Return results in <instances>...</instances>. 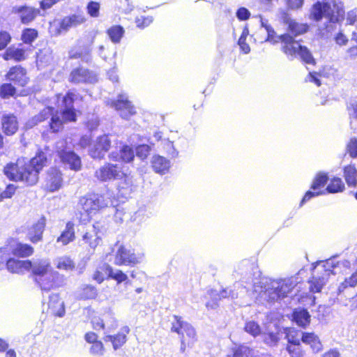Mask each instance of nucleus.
I'll use <instances>...</instances> for the list:
<instances>
[{"mask_svg":"<svg viewBox=\"0 0 357 357\" xmlns=\"http://www.w3.org/2000/svg\"><path fill=\"white\" fill-rule=\"evenodd\" d=\"M282 19L284 22L288 24L289 31L294 36L303 34L308 30V26L306 24L298 23L291 20L285 12H283Z\"/></svg>","mask_w":357,"mask_h":357,"instance_id":"obj_22","label":"nucleus"},{"mask_svg":"<svg viewBox=\"0 0 357 357\" xmlns=\"http://www.w3.org/2000/svg\"><path fill=\"white\" fill-rule=\"evenodd\" d=\"M87 12L90 16L97 17L99 15L100 4L96 1H90L86 7Z\"/></svg>","mask_w":357,"mask_h":357,"instance_id":"obj_53","label":"nucleus"},{"mask_svg":"<svg viewBox=\"0 0 357 357\" xmlns=\"http://www.w3.org/2000/svg\"><path fill=\"white\" fill-rule=\"evenodd\" d=\"M58 155L63 165L75 172L82 169V160L80 157L73 151H58Z\"/></svg>","mask_w":357,"mask_h":357,"instance_id":"obj_16","label":"nucleus"},{"mask_svg":"<svg viewBox=\"0 0 357 357\" xmlns=\"http://www.w3.org/2000/svg\"><path fill=\"white\" fill-rule=\"evenodd\" d=\"M125 174L121 167L118 165L106 163L100 167L95 172V176L101 181H110L113 180L121 179Z\"/></svg>","mask_w":357,"mask_h":357,"instance_id":"obj_11","label":"nucleus"},{"mask_svg":"<svg viewBox=\"0 0 357 357\" xmlns=\"http://www.w3.org/2000/svg\"><path fill=\"white\" fill-rule=\"evenodd\" d=\"M151 146L147 144H142L136 148V155L141 160H144L149 155Z\"/></svg>","mask_w":357,"mask_h":357,"instance_id":"obj_50","label":"nucleus"},{"mask_svg":"<svg viewBox=\"0 0 357 357\" xmlns=\"http://www.w3.org/2000/svg\"><path fill=\"white\" fill-rule=\"evenodd\" d=\"M35 280L43 291L48 292L52 289L62 287L64 284L65 279L59 273L52 271L40 277H36Z\"/></svg>","mask_w":357,"mask_h":357,"instance_id":"obj_9","label":"nucleus"},{"mask_svg":"<svg viewBox=\"0 0 357 357\" xmlns=\"http://www.w3.org/2000/svg\"><path fill=\"white\" fill-rule=\"evenodd\" d=\"M287 350L291 357H303V351L301 349V344H288Z\"/></svg>","mask_w":357,"mask_h":357,"instance_id":"obj_51","label":"nucleus"},{"mask_svg":"<svg viewBox=\"0 0 357 357\" xmlns=\"http://www.w3.org/2000/svg\"><path fill=\"white\" fill-rule=\"evenodd\" d=\"M74 226L75 225L73 222H68L65 229L57 238L56 242L58 243H61L63 245H66L69 243L73 241L75 238Z\"/></svg>","mask_w":357,"mask_h":357,"instance_id":"obj_27","label":"nucleus"},{"mask_svg":"<svg viewBox=\"0 0 357 357\" xmlns=\"http://www.w3.org/2000/svg\"><path fill=\"white\" fill-rule=\"evenodd\" d=\"M50 263L47 260H40L32 264L31 268H32L33 273L36 278L52 272V271L50 270Z\"/></svg>","mask_w":357,"mask_h":357,"instance_id":"obj_36","label":"nucleus"},{"mask_svg":"<svg viewBox=\"0 0 357 357\" xmlns=\"http://www.w3.org/2000/svg\"><path fill=\"white\" fill-rule=\"evenodd\" d=\"M52 116H56V114H53V108L47 107L44 108L38 114L34 116L28 123L30 126H33L42 121H44L50 117L52 119Z\"/></svg>","mask_w":357,"mask_h":357,"instance_id":"obj_35","label":"nucleus"},{"mask_svg":"<svg viewBox=\"0 0 357 357\" xmlns=\"http://www.w3.org/2000/svg\"><path fill=\"white\" fill-rule=\"evenodd\" d=\"M107 104L115 108L124 119H128L136 113L135 107L128 100L126 94H119L116 100H110Z\"/></svg>","mask_w":357,"mask_h":357,"instance_id":"obj_12","label":"nucleus"},{"mask_svg":"<svg viewBox=\"0 0 357 357\" xmlns=\"http://www.w3.org/2000/svg\"><path fill=\"white\" fill-rule=\"evenodd\" d=\"M97 296V289L91 284L84 285L82 288V292L79 294L80 298L84 300L94 299Z\"/></svg>","mask_w":357,"mask_h":357,"instance_id":"obj_38","label":"nucleus"},{"mask_svg":"<svg viewBox=\"0 0 357 357\" xmlns=\"http://www.w3.org/2000/svg\"><path fill=\"white\" fill-rule=\"evenodd\" d=\"M293 320L297 325L305 327L310 322V315L306 309H296L293 313Z\"/></svg>","mask_w":357,"mask_h":357,"instance_id":"obj_30","label":"nucleus"},{"mask_svg":"<svg viewBox=\"0 0 357 357\" xmlns=\"http://www.w3.org/2000/svg\"><path fill=\"white\" fill-rule=\"evenodd\" d=\"M15 92V88L11 84H3L0 87V96L3 98L13 96Z\"/></svg>","mask_w":357,"mask_h":357,"instance_id":"obj_47","label":"nucleus"},{"mask_svg":"<svg viewBox=\"0 0 357 357\" xmlns=\"http://www.w3.org/2000/svg\"><path fill=\"white\" fill-rule=\"evenodd\" d=\"M317 2L310 10V18L314 21H320L325 18L326 22L319 26L320 35L324 38H329L337 29V24L344 17V10L341 1L325 0Z\"/></svg>","mask_w":357,"mask_h":357,"instance_id":"obj_1","label":"nucleus"},{"mask_svg":"<svg viewBox=\"0 0 357 357\" xmlns=\"http://www.w3.org/2000/svg\"><path fill=\"white\" fill-rule=\"evenodd\" d=\"M107 34L113 43H119L125 33V30L121 25H113L107 30Z\"/></svg>","mask_w":357,"mask_h":357,"instance_id":"obj_33","label":"nucleus"},{"mask_svg":"<svg viewBox=\"0 0 357 357\" xmlns=\"http://www.w3.org/2000/svg\"><path fill=\"white\" fill-rule=\"evenodd\" d=\"M105 273L107 274L108 278L113 279L120 284L125 282L126 284L130 283L128 275L123 271L119 269H113L109 265L105 266Z\"/></svg>","mask_w":357,"mask_h":357,"instance_id":"obj_32","label":"nucleus"},{"mask_svg":"<svg viewBox=\"0 0 357 357\" xmlns=\"http://www.w3.org/2000/svg\"><path fill=\"white\" fill-rule=\"evenodd\" d=\"M347 151L351 158H357V139L351 138L347 146Z\"/></svg>","mask_w":357,"mask_h":357,"instance_id":"obj_55","label":"nucleus"},{"mask_svg":"<svg viewBox=\"0 0 357 357\" xmlns=\"http://www.w3.org/2000/svg\"><path fill=\"white\" fill-rule=\"evenodd\" d=\"M285 5L289 10H298L304 3V0H284Z\"/></svg>","mask_w":357,"mask_h":357,"instance_id":"obj_52","label":"nucleus"},{"mask_svg":"<svg viewBox=\"0 0 357 357\" xmlns=\"http://www.w3.org/2000/svg\"><path fill=\"white\" fill-rule=\"evenodd\" d=\"M107 264H104L102 266L99 267L93 274L92 278L93 280L96 281L98 283H102L105 280V275L103 271L105 272V266Z\"/></svg>","mask_w":357,"mask_h":357,"instance_id":"obj_58","label":"nucleus"},{"mask_svg":"<svg viewBox=\"0 0 357 357\" xmlns=\"http://www.w3.org/2000/svg\"><path fill=\"white\" fill-rule=\"evenodd\" d=\"M6 78L20 86H24L28 83L29 80L26 76V69L21 66L10 68L6 74Z\"/></svg>","mask_w":357,"mask_h":357,"instance_id":"obj_18","label":"nucleus"},{"mask_svg":"<svg viewBox=\"0 0 357 357\" xmlns=\"http://www.w3.org/2000/svg\"><path fill=\"white\" fill-rule=\"evenodd\" d=\"M163 145V149L165 151L167 154L172 158H176L178 155V151L174 147L173 142L165 139L162 142Z\"/></svg>","mask_w":357,"mask_h":357,"instance_id":"obj_46","label":"nucleus"},{"mask_svg":"<svg viewBox=\"0 0 357 357\" xmlns=\"http://www.w3.org/2000/svg\"><path fill=\"white\" fill-rule=\"evenodd\" d=\"M344 174L347 183L349 186H355L357 184V170L352 165H348L344 169Z\"/></svg>","mask_w":357,"mask_h":357,"instance_id":"obj_37","label":"nucleus"},{"mask_svg":"<svg viewBox=\"0 0 357 357\" xmlns=\"http://www.w3.org/2000/svg\"><path fill=\"white\" fill-rule=\"evenodd\" d=\"M49 308L52 309V312L59 317H62L65 314V309L63 303L60 301L59 295L52 294L50 296Z\"/></svg>","mask_w":357,"mask_h":357,"instance_id":"obj_28","label":"nucleus"},{"mask_svg":"<svg viewBox=\"0 0 357 357\" xmlns=\"http://www.w3.org/2000/svg\"><path fill=\"white\" fill-rule=\"evenodd\" d=\"M111 137L103 135L96 138L89 150V155L94 159H102L111 146Z\"/></svg>","mask_w":357,"mask_h":357,"instance_id":"obj_13","label":"nucleus"},{"mask_svg":"<svg viewBox=\"0 0 357 357\" xmlns=\"http://www.w3.org/2000/svg\"><path fill=\"white\" fill-rule=\"evenodd\" d=\"M11 37L10 34L4 31H0V50L4 49L10 43Z\"/></svg>","mask_w":357,"mask_h":357,"instance_id":"obj_60","label":"nucleus"},{"mask_svg":"<svg viewBox=\"0 0 357 357\" xmlns=\"http://www.w3.org/2000/svg\"><path fill=\"white\" fill-rule=\"evenodd\" d=\"M109 47H105L104 45H100L98 47V54L99 56L104 60H107L111 56H114L116 54V51H112V52H109Z\"/></svg>","mask_w":357,"mask_h":357,"instance_id":"obj_59","label":"nucleus"},{"mask_svg":"<svg viewBox=\"0 0 357 357\" xmlns=\"http://www.w3.org/2000/svg\"><path fill=\"white\" fill-rule=\"evenodd\" d=\"M62 181L61 172L56 168L50 169L46 177V188L50 191L54 192L61 188Z\"/></svg>","mask_w":357,"mask_h":357,"instance_id":"obj_19","label":"nucleus"},{"mask_svg":"<svg viewBox=\"0 0 357 357\" xmlns=\"http://www.w3.org/2000/svg\"><path fill=\"white\" fill-rule=\"evenodd\" d=\"M301 331H289L287 334V339L288 341V344H301L300 342L301 340Z\"/></svg>","mask_w":357,"mask_h":357,"instance_id":"obj_49","label":"nucleus"},{"mask_svg":"<svg viewBox=\"0 0 357 357\" xmlns=\"http://www.w3.org/2000/svg\"><path fill=\"white\" fill-rule=\"evenodd\" d=\"M135 158L134 151L128 145H123L120 149V159L125 162H130Z\"/></svg>","mask_w":357,"mask_h":357,"instance_id":"obj_41","label":"nucleus"},{"mask_svg":"<svg viewBox=\"0 0 357 357\" xmlns=\"http://www.w3.org/2000/svg\"><path fill=\"white\" fill-rule=\"evenodd\" d=\"M1 129L6 135H13L18 130V121L14 114H5L1 117Z\"/></svg>","mask_w":357,"mask_h":357,"instance_id":"obj_20","label":"nucleus"},{"mask_svg":"<svg viewBox=\"0 0 357 357\" xmlns=\"http://www.w3.org/2000/svg\"><path fill=\"white\" fill-rule=\"evenodd\" d=\"M236 17L239 20H247L250 17V12L246 8L241 7L237 10Z\"/></svg>","mask_w":357,"mask_h":357,"instance_id":"obj_62","label":"nucleus"},{"mask_svg":"<svg viewBox=\"0 0 357 357\" xmlns=\"http://www.w3.org/2000/svg\"><path fill=\"white\" fill-rule=\"evenodd\" d=\"M68 81L73 84H77L82 83L92 84L97 81V77L89 70L78 67L74 68L70 73Z\"/></svg>","mask_w":357,"mask_h":357,"instance_id":"obj_15","label":"nucleus"},{"mask_svg":"<svg viewBox=\"0 0 357 357\" xmlns=\"http://www.w3.org/2000/svg\"><path fill=\"white\" fill-rule=\"evenodd\" d=\"M77 96L75 92L69 91L63 97L62 112L60 114H56V116H52V122L50 123V128L53 132H58L63 127V123L76 120L73 103Z\"/></svg>","mask_w":357,"mask_h":357,"instance_id":"obj_6","label":"nucleus"},{"mask_svg":"<svg viewBox=\"0 0 357 357\" xmlns=\"http://www.w3.org/2000/svg\"><path fill=\"white\" fill-rule=\"evenodd\" d=\"M31 266L32 263L29 260H18L10 258L6 262L7 269L13 273H22L31 269Z\"/></svg>","mask_w":357,"mask_h":357,"instance_id":"obj_23","label":"nucleus"},{"mask_svg":"<svg viewBox=\"0 0 357 357\" xmlns=\"http://www.w3.org/2000/svg\"><path fill=\"white\" fill-rule=\"evenodd\" d=\"M83 209L89 214L95 213L98 211L112 204L109 193L103 195L89 194L81 199Z\"/></svg>","mask_w":357,"mask_h":357,"instance_id":"obj_7","label":"nucleus"},{"mask_svg":"<svg viewBox=\"0 0 357 357\" xmlns=\"http://www.w3.org/2000/svg\"><path fill=\"white\" fill-rule=\"evenodd\" d=\"M83 240L89 243L91 248H95L99 243L100 238L97 236L96 234H93L91 232H86L83 236Z\"/></svg>","mask_w":357,"mask_h":357,"instance_id":"obj_48","label":"nucleus"},{"mask_svg":"<svg viewBox=\"0 0 357 357\" xmlns=\"http://www.w3.org/2000/svg\"><path fill=\"white\" fill-rule=\"evenodd\" d=\"M348 114L351 119H357V100H350L347 105Z\"/></svg>","mask_w":357,"mask_h":357,"instance_id":"obj_56","label":"nucleus"},{"mask_svg":"<svg viewBox=\"0 0 357 357\" xmlns=\"http://www.w3.org/2000/svg\"><path fill=\"white\" fill-rule=\"evenodd\" d=\"M301 341L306 344H309L314 352H319L321 350L322 345L319 337L314 333L301 332Z\"/></svg>","mask_w":357,"mask_h":357,"instance_id":"obj_26","label":"nucleus"},{"mask_svg":"<svg viewBox=\"0 0 357 357\" xmlns=\"http://www.w3.org/2000/svg\"><path fill=\"white\" fill-rule=\"evenodd\" d=\"M324 191H319V192H312V191H307L304 197H303L302 200L300 203V206H302L306 202L309 201L311 198L314 197L319 196L320 195L324 194Z\"/></svg>","mask_w":357,"mask_h":357,"instance_id":"obj_64","label":"nucleus"},{"mask_svg":"<svg viewBox=\"0 0 357 357\" xmlns=\"http://www.w3.org/2000/svg\"><path fill=\"white\" fill-rule=\"evenodd\" d=\"M143 255L135 254L134 250L121 245L115 254L114 263L117 266H134L141 262Z\"/></svg>","mask_w":357,"mask_h":357,"instance_id":"obj_8","label":"nucleus"},{"mask_svg":"<svg viewBox=\"0 0 357 357\" xmlns=\"http://www.w3.org/2000/svg\"><path fill=\"white\" fill-rule=\"evenodd\" d=\"M151 163L153 171L160 174H166L170 167V161L159 155H153Z\"/></svg>","mask_w":357,"mask_h":357,"instance_id":"obj_25","label":"nucleus"},{"mask_svg":"<svg viewBox=\"0 0 357 357\" xmlns=\"http://www.w3.org/2000/svg\"><path fill=\"white\" fill-rule=\"evenodd\" d=\"M15 190H16V187L14 185H13V184L8 185L6 187L5 190L0 192L1 201L4 198H10L13 196V195L15 193Z\"/></svg>","mask_w":357,"mask_h":357,"instance_id":"obj_61","label":"nucleus"},{"mask_svg":"<svg viewBox=\"0 0 357 357\" xmlns=\"http://www.w3.org/2000/svg\"><path fill=\"white\" fill-rule=\"evenodd\" d=\"M90 353L93 356H101L104 354V347L102 342H94L90 348Z\"/></svg>","mask_w":357,"mask_h":357,"instance_id":"obj_54","label":"nucleus"},{"mask_svg":"<svg viewBox=\"0 0 357 357\" xmlns=\"http://www.w3.org/2000/svg\"><path fill=\"white\" fill-rule=\"evenodd\" d=\"M244 330L246 333H249L254 337L259 335L261 333V327L257 322L254 321H246L245 324Z\"/></svg>","mask_w":357,"mask_h":357,"instance_id":"obj_42","label":"nucleus"},{"mask_svg":"<svg viewBox=\"0 0 357 357\" xmlns=\"http://www.w3.org/2000/svg\"><path fill=\"white\" fill-rule=\"evenodd\" d=\"M175 321L172 323V331L177 333L181 337L187 338L188 347H192L196 341V332L195 328L188 322L181 319V317L174 316Z\"/></svg>","mask_w":357,"mask_h":357,"instance_id":"obj_10","label":"nucleus"},{"mask_svg":"<svg viewBox=\"0 0 357 357\" xmlns=\"http://www.w3.org/2000/svg\"><path fill=\"white\" fill-rule=\"evenodd\" d=\"M55 265L57 268L61 270H73L75 268V264L73 260L68 257H61L55 260Z\"/></svg>","mask_w":357,"mask_h":357,"instance_id":"obj_39","label":"nucleus"},{"mask_svg":"<svg viewBox=\"0 0 357 357\" xmlns=\"http://www.w3.org/2000/svg\"><path fill=\"white\" fill-rule=\"evenodd\" d=\"M95 36H93L89 44L80 46L79 50L74 54H71L72 58H80L82 60L88 62L91 60V53L92 51V45L94 41Z\"/></svg>","mask_w":357,"mask_h":357,"instance_id":"obj_31","label":"nucleus"},{"mask_svg":"<svg viewBox=\"0 0 357 357\" xmlns=\"http://www.w3.org/2000/svg\"><path fill=\"white\" fill-rule=\"evenodd\" d=\"M24 54L25 52L22 49L9 47L3 54V58L6 61L14 59L16 61H21L25 59Z\"/></svg>","mask_w":357,"mask_h":357,"instance_id":"obj_34","label":"nucleus"},{"mask_svg":"<svg viewBox=\"0 0 357 357\" xmlns=\"http://www.w3.org/2000/svg\"><path fill=\"white\" fill-rule=\"evenodd\" d=\"M342 267L349 268L350 262L346 259L337 261L336 257L317 262L314 268V275L310 284L311 291L320 292L328 282L330 275L337 274V269Z\"/></svg>","mask_w":357,"mask_h":357,"instance_id":"obj_5","label":"nucleus"},{"mask_svg":"<svg viewBox=\"0 0 357 357\" xmlns=\"http://www.w3.org/2000/svg\"><path fill=\"white\" fill-rule=\"evenodd\" d=\"M357 284V270L351 274L349 278L344 279L340 286L338 287V293L342 292L346 288L350 287H353Z\"/></svg>","mask_w":357,"mask_h":357,"instance_id":"obj_43","label":"nucleus"},{"mask_svg":"<svg viewBox=\"0 0 357 357\" xmlns=\"http://www.w3.org/2000/svg\"><path fill=\"white\" fill-rule=\"evenodd\" d=\"M328 180V177L326 174L319 172V174H317L316 177L314 178L312 183L311 188L314 190L319 189L321 187L325 185Z\"/></svg>","mask_w":357,"mask_h":357,"instance_id":"obj_45","label":"nucleus"},{"mask_svg":"<svg viewBox=\"0 0 357 357\" xmlns=\"http://www.w3.org/2000/svg\"><path fill=\"white\" fill-rule=\"evenodd\" d=\"M85 21L84 17L81 15H73L64 17L60 24V28L62 30L68 31L72 27H75L81 24Z\"/></svg>","mask_w":357,"mask_h":357,"instance_id":"obj_29","label":"nucleus"},{"mask_svg":"<svg viewBox=\"0 0 357 357\" xmlns=\"http://www.w3.org/2000/svg\"><path fill=\"white\" fill-rule=\"evenodd\" d=\"M45 227V218H40L36 223L33 225L28 231V238L32 243H37L42 240L43 233Z\"/></svg>","mask_w":357,"mask_h":357,"instance_id":"obj_24","label":"nucleus"},{"mask_svg":"<svg viewBox=\"0 0 357 357\" xmlns=\"http://www.w3.org/2000/svg\"><path fill=\"white\" fill-rule=\"evenodd\" d=\"M38 37V31L27 28L22 31V40L24 43L31 44Z\"/></svg>","mask_w":357,"mask_h":357,"instance_id":"obj_44","label":"nucleus"},{"mask_svg":"<svg viewBox=\"0 0 357 357\" xmlns=\"http://www.w3.org/2000/svg\"><path fill=\"white\" fill-rule=\"evenodd\" d=\"M7 249L11 251L13 255L26 257L31 255L33 252V248L32 246L28 244H24L18 243L15 240H12Z\"/></svg>","mask_w":357,"mask_h":357,"instance_id":"obj_21","label":"nucleus"},{"mask_svg":"<svg viewBox=\"0 0 357 357\" xmlns=\"http://www.w3.org/2000/svg\"><path fill=\"white\" fill-rule=\"evenodd\" d=\"M12 13L16 15L23 24L32 22L40 14V10L32 6L22 5L12 8Z\"/></svg>","mask_w":357,"mask_h":357,"instance_id":"obj_14","label":"nucleus"},{"mask_svg":"<svg viewBox=\"0 0 357 357\" xmlns=\"http://www.w3.org/2000/svg\"><path fill=\"white\" fill-rule=\"evenodd\" d=\"M47 162L46 154L40 151L28 163L18 160L16 164H10L4 167V174L10 179L23 181L32 185L37 183L38 174Z\"/></svg>","mask_w":357,"mask_h":357,"instance_id":"obj_2","label":"nucleus"},{"mask_svg":"<svg viewBox=\"0 0 357 357\" xmlns=\"http://www.w3.org/2000/svg\"><path fill=\"white\" fill-rule=\"evenodd\" d=\"M116 328V324H112L111 327L107 328V331L105 333V336L104 337V340L105 342H110L112 344L113 348L114 350L118 349L119 348L121 347L126 342V335L130 332V328L128 326H123L121 331L115 335H112L107 334V333H109L112 329H114Z\"/></svg>","mask_w":357,"mask_h":357,"instance_id":"obj_17","label":"nucleus"},{"mask_svg":"<svg viewBox=\"0 0 357 357\" xmlns=\"http://www.w3.org/2000/svg\"><path fill=\"white\" fill-rule=\"evenodd\" d=\"M279 338L274 333H268L264 336V342L270 346H274L277 344Z\"/></svg>","mask_w":357,"mask_h":357,"instance_id":"obj_63","label":"nucleus"},{"mask_svg":"<svg viewBox=\"0 0 357 357\" xmlns=\"http://www.w3.org/2000/svg\"><path fill=\"white\" fill-rule=\"evenodd\" d=\"M296 284L293 278L279 280L264 278L255 283L254 291L261 299L273 302L286 297Z\"/></svg>","mask_w":357,"mask_h":357,"instance_id":"obj_4","label":"nucleus"},{"mask_svg":"<svg viewBox=\"0 0 357 357\" xmlns=\"http://www.w3.org/2000/svg\"><path fill=\"white\" fill-rule=\"evenodd\" d=\"M344 184L340 178L334 177L326 188L329 193H336L343 191Z\"/></svg>","mask_w":357,"mask_h":357,"instance_id":"obj_40","label":"nucleus"},{"mask_svg":"<svg viewBox=\"0 0 357 357\" xmlns=\"http://www.w3.org/2000/svg\"><path fill=\"white\" fill-rule=\"evenodd\" d=\"M152 22L153 17L151 16L137 17L135 20L137 26L140 29H144L152 23Z\"/></svg>","mask_w":357,"mask_h":357,"instance_id":"obj_57","label":"nucleus"},{"mask_svg":"<svg viewBox=\"0 0 357 357\" xmlns=\"http://www.w3.org/2000/svg\"><path fill=\"white\" fill-rule=\"evenodd\" d=\"M267 38L265 41L271 42L273 44L282 43L281 50L287 58L292 61L296 58H300L303 62L307 64H314L315 63L312 53L305 46L301 45L299 41L296 40L289 33H284L277 36L275 40L276 33L272 26H267Z\"/></svg>","mask_w":357,"mask_h":357,"instance_id":"obj_3","label":"nucleus"}]
</instances>
